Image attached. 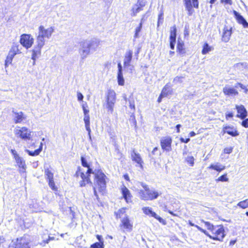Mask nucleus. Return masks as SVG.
I'll return each mask as SVG.
<instances>
[{"label": "nucleus", "instance_id": "f704fd0d", "mask_svg": "<svg viewBox=\"0 0 248 248\" xmlns=\"http://www.w3.org/2000/svg\"><path fill=\"white\" fill-rule=\"evenodd\" d=\"M16 163L20 168L25 169L26 168L25 162L20 156L15 159Z\"/></svg>", "mask_w": 248, "mask_h": 248}, {"label": "nucleus", "instance_id": "4d7b16f0", "mask_svg": "<svg viewBox=\"0 0 248 248\" xmlns=\"http://www.w3.org/2000/svg\"><path fill=\"white\" fill-rule=\"evenodd\" d=\"M118 73L117 74H123L122 73V66L121 63L119 62L118 63Z\"/></svg>", "mask_w": 248, "mask_h": 248}, {"label": "nucleus", "instance_id": "de8ad7c7", "mask_svg": "<svg viewBox=\"0 0 248 248\" xmlns=\"http://www.w3.org/2000/svg\"><path fill=\"white\" fill-rule=\"evenodd\" d=\"M237 86H239L242 89L244 90L245 93H247L248 92V89L247 88L246 86H244L243 84L240 82H237L236 84L235 87H237Z\"/></svg>", "mask_w": 248, "mask_h": 248}, {"label": "nucleus", "instance_id": "680f3d73", "mask_svg": "<svg viewBox=\"0 0 248 248\" xmlns=\"http://www.w3.org/2000/svg\"><path fill=\"white\" fill-rule=\"evenodd\" d=\"M96 237L98 239V240L99 241V242H103L102 237L101 235L97 234L96 235Z\"/></svg>", "mask_w": 248, "mask_h": 248}, {"label": "nucleus", "instance_id": "6e6d98bb", "mask_svg": "<svg viewBox=\"0 0 248 248\" xmlns=\"http://www.w3.org/2000/svg\"><path fill=\"white\" fill-rule=\"evenodd\" d=\"M118 73L117 74H123L122 73V66L121 63L119 62L118 63Z\"/></svg>", "mask_w": 248, "mask_h": 248}, {"label": "nucleus", "instance_id": "cd10ccee", "mask_svg": "<svg viewBox=\"0 0 248 248\" xmlns=\"http://www.w3.org/2000/svg\"><path fill=\"white\" fill-rule=\"evenodd\" d=\"M209 170H214L218 172H220L222 170H224L226 167L224 165H221L218 163L216 164H212L207 168Z\"/></svg>", "mask_w": 248, "mask_h": 248}, {"label": "nucleus", "instance_id": "37998d69", "mask_svg": "<svg viewBox=\"0 0 248 248\" xmlns=\"http://www.w3.org/2000/svg\"><path fill=\"white\" fill-rule=\"evenodd\" d=\"M194 160L195 159L193 156H188L186 159V163L191 167L194 165Z\"/></svg>", "mask_w": 248, "mask_h": 248}, {"label": "nucleus", "instance_id": "b1692460", "mask_svg": "<svg viewBox=\"0 0 248 248\" xmlns=\"http://www.w3.org/2000/svg\"><path fill=\"white\" fill-rule=\"evenodd\" d=\"M233 15L237 21V22L242 24L244 28L248 27V23L247 22L246 19L242 16L240 14L235 11H233Z\"/></svg>", "mask_w": 248, "mask_h": 248}, {"label": "nucleus", "instance_id": "a19ab883", "mask_svg": "<svg viewBox=\"0 0 248 248\" xmlns=\"http://www.w3.org/2000/svg\"><path fill=\"white\" fill-rule=\"evenodd\" d=\"M118 83L120 86H123L124 84V80L123 76V74H117Z\"/></svg>", "mask_w": 248, "mask_h": 248}, {"label": "nucleus", "instance_id": "bb28decb", "mask_svg": "<svg viewBox=\"0 0 248 248\" xmlns=\"http://www.w3.org/2000/svg\"><path fill=\"white\" fill-rule=\"evenodd\" d=\"M20 46L18 43H14L10 48L9 53V54L15 56L16 54H20V49L19 48Z\"/></svg>", "mask_w": 248, "mask_h": 248}, {"label": "nucleus", "instance_id": "c756f323", "mask_svg": "<svg viewBox=\"0 0 248 248\" xmlns=\"http://www.w3.org/2000/svg\"><path fill=\"white\" fill-rule=\"evenodd\" d=\"M43 144L42 142L40 143V146L38 148L35 150L34 151L27 150L26 152L29 155L31 156H37L39 155L40 152L42 150Z\"/></svg>", "mask_w": 248, "mask_h": 248}, {"label": "nucleus", "instance_id": "3c124183", "mask_svg": "<svg viewBox=\"0 0 248 248\" xmlns=\"http://www.w3.org/2000/svg\"><path fill=\"white\" fill-rule=\"evenodd\" d=\"M165 97H166V93H160L159 94V97L157 98V102L158 103H160L161 102V101H162V98Z\"/></svg>", "mask_w": 248, "mask_h": 248}, {"label": "nucleus", "instance_id": "39448f33", "mask_svg": "<svg viewBox=\"0 0 248 248\" xmlns=\"http://www.w3.org/2000/svg\"><path fill=\"white\" fill-rule=\"evenodd\" d=\"M16 137L24 141L32 140L33 132L26 126H17L14 131Z\"/></svg>", "mask_w": 248, "mask_h": 248}, {"label": "nucleus", "instance_id": "a18cd8bd", "mask_svg": "<svg viewBox=\"0 0 248 248\" xmlns=\"http://www.w3.org/2000/svg\"><path fill=\"white\" fill-rule=\"evenodd\" d=\"M80 160H81V165L83 167H84L85 168L89 167L90 165L87 162L86 158L84 156H81V157H80Z\"/></svg>", "mask_w": 248, "mask_h": 248}, {"label": "nucleus", "instance_id": "4c0bfd02", "mask_svg": "<svg viewBox=\"0 0 248 248\" xmlns=\"http://www.w3.org/2000/svg\"><path fill=\"white\" fill-rule=\"evenodd\" d=\"M143 6V5H140L138 6L136 8H133L131 10L132 16H136L137 13H138L140 11H142Z\"/></svg>", "mask_w": 248, "mask_h": 248}, {"label": "nucleus", "instance_id": "5701e85b", "mask_svg": "<svg viewBox=\"0 0 248 248\" xmlns=\"http://www.w3.org/2000/svg\"><path fill=\"white\" fill-rule=\"evenodd\" d=\"M14 122L15 124H20L26 119V116L22 111L14 112Z\"/></svg>", "mask_w": 248, "mask_h": 248}, {"label": "nucleus", "instance_id": "f3484780", "mask_svg": "<svg viewBox=\"0 0 248 248\" xmlns=\"http://www.w3.org/2000/svg\"><path fill=\"white\" fill-rule=\"evenodd\" d=\"M44 46V45L43 44V43L41 42L39 43L37 42L36 45H35L33 49L31 50V58L33 60L34 63H35L36 59L41 55V49Z\"/></svg>", "mask_w": 248, "mask_h": 248}, {"label": "nucleus", "instance_id": "412c9836", "mask_svg": "<svg viewBox=\"0 0 248 248\" xmlns=\"http://www.w3.org/2000/svg\"><path fill=\"white\" fill-rule=\"evenodd\" d=\"M176 52L177 54L184 56L186 53V49L184 42L183 41L178 40L176 45Z\"/></svg>", "mask_w": 248, "mask_h": 248}, {"label": "nucleus", "instance_id": "473e14b6", "mask_svg": "<svg viewBox=\"0 0 248 248\" xmlns=\"http://www.w3.org/2000/svg\"><path fill=\"white\" fill-rule=\"evenodd\" d=\"M172 93V91L170 88V86L169 85V83L166 84L163 88L162 91L160 93H166V97L170 95Z\"/></svg>", "mask_w": 248, "mask_h": 248}, {"label": "nucleus", "instance_id": "bf43d9fd", "mask_svg": "<svg viewBox=\"0 0 248 248\" xmlns=\"http://www.w3.org/2000/svg\"><path fill=\"white\" fill-rule=\"evenodd\" d=\"M180 140L181 142H184V143H187L190 140V139L189 138H186V139H184L183 138H181L180 139Z\"/></svg>", "mask_w": 248, "mask_h": 248}, {"label": "nucleus", "instance_id": "20e7f679", "mask_svg": "<svg viewBox=\"0 0 248 248\" xmlns=\"http://www.w3.org/2000/svg\"><path fill=\"white\" fill-rule=\"evenodd\" d=\"M141 186L143 188V190H140L139 192V196L141 200L153 201L159 196L158 192L155 190H151L147 185L142 183Z\"/></svg>", "mask_w": 248, "mask_h": 248}, {"label": "nucleus", "instance_id": "0eeeda50", "mask_svg": "<svg viewBox=\"0 0 248 248\" xmlns=\"http://www.w3.org/2000/svg\"><path fill=\"white\" fill-rule=\"evenodd\" d=\"M235 109L237 112L236 117L242 120L241 125L245 128H248V118H246L248 111L246 108L243 105H236Z\"/></svg>", "mask_w": 248, "mask_h": 248}, {"label": "nucleus", "instance_id": "9b49d317", "mask_svg": "<svg viewBox=\"0 0 248 248\" xmlns=\"http://www.w3.org/2000/svg\"><path fill=\"white\" fill-rule=\"evenodd\" d=\"M19 43L25 48L28 49L32 46L34 43V38L31 34L24 33L20 36Z\"/></svg>", "mask_w": 248, "mask_h": 248}, {"label": "nucleus", "instance_id": "5fc2aeb1", "mask_svg": "<svg viewBox=\"0 0 248 248\" xmlns=\"http://www.w3.org/2000/svg\"><path fill=\"white\" fill-rule=\"evenodd\" d=\"M11 153H12V154L14 156V157L15 159L17 158V157H19V155L17 154V153H16V152L15 150H13V149L11 150Z\"/></svg>", "mask_w": 248, "mask_h": 248}, {"label": "nucleus", "instance_id": "1a4fd4ad", "mask_svg": "<svg viewBox=\"0 0 248 248\" xmlns=\"http://www.w3.org/2000/svg\"><path fill=\"white\" fill-rule=\"evenodd\" d=\"M74 176L81 178V180L79 183L80 187L85 186L87 184L92 183L91 178L83 171L80 167H78Z\"/></svg>", "mask_w": 248, "mask_h": 248}, {"label": "nucleus", "instance_id": "4be33fe9", "mask_svg": "<svg viewBox=\"0 0 248 248\" xmlns=\"http://www.w3.org/2000/svg\"><path fill=\"white\" fill-rule=\"evenodd\" d=\"M82 109L84 114V121L85 123V125L86 129L90 133L91 131L90 126V116L89 115V110L86 109L84 106L82 107Z\"/></svg>", "mask_w": 248, "mask_h": 248}, {"label": "nucleus", "instance_id": "338daca9", "mask_svg": "<svg viewBox=\"0 0 248 248\" xmlns=\"http://www.w3.org/2000/svg\"><path fill=\"white\" fill-rule=\"evenodd\" d=\"M196 135V133L194 131H191L189 133V137H193Z\"/></svg>", "mask_w": 248, "mask_h": 248}, {"label": "nucleus", "instance_id": "603ef678", "mask_svg": "<svg viewBox=\"0 0 248 248\" xmlns=\"http://www.w3.org/2000/svg\"><path fill=\"white\" fill-rule=\"evenodd\" d=\"M220 2L224 4L232 5V0H220Z\"/></svg>", "mask_w": 248, "mask_h": 248}, {"label": "nucleus", "instance_id": "0e129e2a", "mask_svg": "<svg viewBox=\"0 0 248 248\" xmlns=\"http://www.w3.org/2000/svg\"><path fill=\"white\" fill-rule=\"evenodd\" d=\"M181 126V124H178L176 125V132L179 133H180V127Z\"/></svg>", "mask_w": 248, "mask_h": 248}, {"label": "nucleus", "instance_id": "2eb2a0df", "mask_svg": "<svg viewBox=\"0 0 248 248\" xmlns=\"http://www.w3.org/2000/svg\"><path fill=\"white\" fill-rule=\"evenodd\" d=\"M233 28L232 26H224L223 28L222 34L221 35V41L224 43L228 42L231 39L232 33Z\"/></svg>", "mask_w": 248, "mask_h": 248}, {"label": "nucleus", "instance_id": "7c9ffc66", "mask_svg": "<svg viewBox=\"0 0 248 248\" xmlns=\"http://www.w3.org/2000/svg\"><path fill=\"white\" fill-rule=\"evenodd\" d=\"M45 175L47 181L54 179V173L49 168L45 169Z\"/></svg>", "mask_w": 248, "mask_h": 248}, {"label": "nucleus", "instance_id": "6e6552de", "mask_svg": "<svg viewBox=\"0 0 248 248\" xmlns=\"http://www.w3.org/2000/svg\"><path fill=\"white\" fill-rule=\"evenodd\" d=\"M54 30L53 27L45 29L43 26H40L39 27V34L37 37V42H41L45 45V38H49L51 36Z\"/></svg>", "mask_w": 248, "mask_h": 248}, {"label": "nucleus", "instance_id": "a878e982", "mask_svg": "<svg viewBox=\"0 0 248 248\" xmlns=\"http://www.w3.org/2000/svg\"><path fill=\"white\" fill-rule=\"evenodd\" d=\"M222 92L225 95H237L238 94V92L234 88L229 87L228 86H225L223 88Z\"/></svg>", "mask_w": 248, "mask_h": 248}, {"label": "nucleus", "instance_id": "a211bd4d", "mask_svg": "<svg viewBox=\"0 0 248 248\" xmlns=\"http://www.w3.org/2000/svg\"><path fill=\"white\" fill-rule=\"evenodd\" d=\"M177 29L175 25L171 27L170 30V34L169 37L170 48L173 50L174 49L175 44L176 40Z\"/></svg>", "mask_w": 248, "mask_h": 248}, {"label": "nucleus", "instance_id": "4468645a", "mask_svg": "<svg viewBox=\"0 0 248 248\" xmlns=\"http://www.w3.org/2000/svg\"><path fill=\"white\" fill-rule=\"evenodd\" d=\"M120 191L122 194V199H124L127 203L132 202L133 195L130 191L125 186L123 185L121 187Z\"/></svg>", "mask_w": 248, "mask_h": 248}, {"label": "nucleus", "instance_id": "8fccbe9b", "mask_svg": "<svg viewBox=\"0 0 248 248\" xmlns=\"http://www.w3.org/2000/svg\"><path fill=\"white\" fill-rule=\"evenodd\" d=\"M88 169L86 172V174L91 178V174L92 173L93 174L94 171H93L92 169L90 168L89 166V167H86Z\"/></svg>", "mask_w": 248, "mask_h": 248}, {"label": "nucleus", "instance_id": "09e8293b", "mask_svg": "<svg viewBox=\"0 0 248 248\" xmlns=\"http://www.w3.org/2000/svg\"><path fill=\"white\" fill-rule=\"evenodd\" d=\"M234 117L233 113L232 111L228 112L225 114V118L226 120H229V119H232Z\"/></svg>", "mask_w": 248, "mask_h": 248}, {"label": "nucleus", "instance_id": "c85d7f7f", "mask_svg": "<svg viewBox=\"0 0 248 248\" xmlns=\"http://www.w3.org/2000/svg\"><path fill=\"white\" fill-rule=\"evenodd\" d=\"M213 49L214 47L212 46H210L207 42H205L203 45L202 53L203 55H205Z\"/></svg>", "mask_w": 248, "mask_h": 248}, {"label": "nucleus", "instance_id": "f8f14e48", "mask_svg": "<svg viewBox=\"0 0 248 248\" xmlns=\"http://www.w3.org/2000/svg\"><path fill=\"white\" fill-rule=\"evenodd\" d=\"M13 245L14 248H31L30 242L25 236L17 238Z\"/></svg>", "mask_w": 248, "mask_h": 248}, {"label": "nucleus", "instance_id": "052dcab7", "mask_svg": "<svg viewBox=\"0 0 248 248\" xmlns=\"http://www.w3.org/2000/svg\"><path fill=\"white\" fill-rule=\"evenodd\" d=\"M167 212L172 216L178 217V215L177 214L174 213L173 211L171 210H168Z\"/></svg>", "mask_w": 248, "mask_h": 248}, {"label": "nucleus", "instance_id": "7ed1b4c3", "mask_svg": "<svg viewBox=\"0 0 248 248\" xmlns=\"http://www.w3.org/2000/svg\"><path fill=\"white\" fill-rule=\"evenodd\" d=\"M126 207H122L114 212L116 219H121L119 228L123 232H131L133 229V222L126 214Z\"/></svg>", "mask_w": 248, "mask_h": 248}, {"label": "nucleus", "instance_id": "58836bf2", "mask_svg": "<svg viewBox=\"0 0 248 248\" xmlns=\"http://www.w3.org/2000/svg\"><path fill=\"white\" fill-rule=\"evenodd\" d=\"M164 20V11L163 10H161L158 15V20H157V27H159L160 24H162Z\"/></svg>", "mask_w": 248, "mask_h": 248}, {"label": "nucleus", "instance_id": "49530a36", "mask_svg": "<svg viewBox=\"0 0 248 248\" xmlns=\"http://www.w3.org/2000/svg\"><path fill=\"white\" fill-rule=\"evenodd\" d=\"M233 149V147H226L223 149L222 153L225 155L230 154L232 152Z\"/></svg>", "mask_w": 248, "mask_h": 248}, {"label": "nucleus", "instance_id": "aec40b11", "mask_svg": "<svg viewBox=\"0 0 248 248\" xmlns=\"http://www.w3.org/2000/svg\"><path fill=\"white\" fill-rule=\"evenodd\" d=\"M131 159L133 161L137 163L141 169H143V161L140 156V154L136 153L135 149L131 151Z\"/></svg>", "mask_w": 248, "mask_h": 248}, {"label": "nucleus", "instance_id": "423d86ee", "mask_svg": "<svg viewBox=\"0 0 248 248\" xmlns=\"http://www.w3.org/2000/svg\"><path fill=\"white\" fill-rule=\"evenodd\" d=\"M106 108L108 111L112 113L116 101V93L112 89H108L106 94Z\"/></svg>", "mask_w": 248, "mask_h": 248}, {"label": "nucleus", "instance_id": "13d9d810", "mask_svg": "<svg viewBox=\"0 0 248 248\" xmlns=\"http://www.w3.org/2000/svg\"><path fill=\"white\" fill-rule=\"evenodd\" d=\"M77 97H78V99L79 101H82V100L83 99V96L81 93H78Z\"/></svg>", "mask_w": 248, "mask_h": 248}, {"label": "nucleus", "instance_id": "79ce46f5", "mask_svg": "<svg viewBox=\"0 0 248 248\" xmlns=\"http://www.w3.org/2000/svg\"><path fill=\"white\" fill-rule=\"evenodd\" d=\"M90 248H104V242H95L91 245Z\"/></svg>", "mask_w": 248, "mask_h": 248}, {"label": "nucleus", "instance_id": "c9c22d12", "mask_svg": "<svg viewBox=\"0 0 248 248\" xmlns=\"http://www.w3.org/2000/svg\"><path fill=\"white\" fill-rule=\"evenodd\" d=\"M15 56H13L12 55L8 53V55L7 56L6 59L5 60V68L8 67V65L12 63L13 59Z\"/></svg>", "mask_w": 248, "mask_h": 248}, {"label": "nucleus", "instance_id": "2f4dec72", "mask_svg": "<svg viewBox=\"0 0 248 248\" xmlns=\"http://www.w3.org/2000/svg\"><path fill=\"white\" fill-rule=\"evenodd\" d=\"M93 43H83L82 44V52L83 53H85L86 54H88L90 52V50L91 48V47L93 46Z\"/></svg>", "mask_w": 248, "mask_h": 248}, {"label": "nucleus", "instance_id": "dca6fc26", "mask_svg": "<svg viewBox=\"0 0 248 248\" xmlns=\"http://www.w3.org/2000/svg\"><path fill=\"white\" fill-rule=\"evenodd\" d=\"M143 213L148 216H151L157 219L160 223L163 225L166 224V221L165 219L158 216L155 212L152 211V209L149 207H145L142 208Z\"/></svg>", "mask_w": 248, "mask_h": 248}, {"label": "nucleus", "instance_id": "e433bc0d", "mask_svg": "<svg viewBox=\"0 0 248 248\" xmlns=\"http://www.w3.org/2000/svg\"><path fill=\"white\" fill-rule=\"evenodd\" d=\"M237 206L242 209H246L248 208V198L239 202L237 203Z\"/></svg>", "mask_w": 248, "mask_h": 248}, {"label": "nucleus", "instance_id": "393cba45", "mask_svg": "<svg viewBox=\"0 0 248 248\" xmlns=\"http://www.w3.org/2000/svg\"><path fill=\"white\" fill-rule=\"evenodd\" d=\"M132 56L133 51L130 49L127 50L124 56V67H128L130 65Z\"/></svg>", "mask_w": 248, "mask_h": 248}, {"label": "nucleus", "instance_id": "864d4df0", "mask_svg": "<svg viewBox=\"0 0 248 248\" xmlns=\"http://www.w3.org/2000/svg\"><path fill=\"white\" fill-rule=\"evenodd\" d=\"M11 153H12V154L14 156V157L15 159L17 158V157H19V155L17 154V153H16V152L15 150H13V149L11 150Z\"/></svg>", "mask_w": 248, "mask_h": 248}, {"label": "nucleus", "instance_id": "e2e57ef3", "mask_svg": "<svg viewBox=\"0 0 248 248\" xmlns=\"http://www.w3.org/2000/svg\"><path fill=\"white\" fill-rule=\"evenodd\" d=\"M123 177L124 178V179L126 180V181H130V178H129V175H128V174H127V173L124 174V175Z\"/></svg>", "mask_w": 248, "mask_h": 248}, {"label": "nucleus", "instance_id": "c03bdc74", "mask_svg": "<svg viewBox=\"0 0 248 248\" xmlns=\"http://www.w3.org/2000/svg\"><path fill=\"white\" fill-rule=\"evenodd\" d=\"M142 26V22L141 21L139 24L138 27H137L135 31L134 38H136L139 37V33L140 31Z\"/></svg>", "mask_w": 248, "mask_h": 248}, {"label": "nucleus", "instance_id": "f257e3e1", "mask_svg": "<svg viewBox=\"0 0 248 248\" xmlns=\"http://www.w3.org/2000/svg\"><path fill=\"white\" fill-rule=\"evenodd\" d=\"M204 223L207 229L211 232V234H209L206 230L198 227L199 230L213 240L220 242L223 241L225 236V229L223 225L214 226L208 221H205Z\"/></svg>", "mask_w": 248, "mask_h": 248}, {"label": "nucleus", "instance_id": "ea45409f", "mask_svg": "<svg viewBox=\"0 0 248 248\" xmlns=\"http://www.w3.org/2000/svg\"><path fill=\"white\" fill-rule=\"evenodd\" d=\"M229 179L227 177V173H225L218 177L216 180V182H228Z\"/></svg>", "mask_w": 248, "mask_h": 248}, {"label": "nucleus", "instance_id": "ddd939ff", "mask_svg": "<svg viewBox=\"0 0 248 248\" xmlns=\"http://www.w3.org/2000/svg\"><path fill=\"white\" fill-rule=\"evenodd\" d=\"M172 138L170 136L162 137L160 140L161 149L164 151L170 152L171 150Z\"/></svg>", "mask_w": 248, "mask_h": 248}, {"label": "nucleus", "instance_id": "f03ea898", "mask_svg": "<svg viewBox=\"0 0 248 248\" xmlns=\"http://www.w3.org/2000/svg\"><path fill=\"white\" fill-rule=\"evenodd\" d=\"M107 177L100 169L95 170L93 172V190L94 195L99 199L98 192L103 193L106 190Z\"/></svg>", "mask_w": 248, "mask_h": 248}, {"label": "nucleus", "instance_id": "69168bd1", "mask_svg": "<svg viewBox=\"0 0 248 248\" xmlns=\"http://www.w3.org/2000/svg\"><path fill=\"white\" fill-rule=\"evenodd\" d=\"M236 241V240H231L230 242V244H229L230 245V246L233 245L235 243Z\"/></svg>", "mask_w": 248, "mask_h": 248}, {"label": "nucleus", "instance_id": "72a5a7b5", "mask_svg": "<svg viewBox=\"0 0 248 248\" xmlns=\"http://www.w3.org/2000/svg\"><path fill=\"white\" fill-rule=\"evenodd\" d=\"M48 185L51 189L53 190L56 194H57V192H58V187L55 184V183L54 182V180H51L47 181Z\"/></svg>", "mask_w": 248, "mask_h": 248}, {"label": "nucleus", "instance_id": "6ab92c4d", "mask_svg": "<svg viewBox=\"0 0 248 248\" xmlns=\"http://www.w3.org/2000/svg\"><path fill=\"white\" fill-rule=\"evenodd\" d=\"M222 132L223 134H227L232 137H237L239 135V132L237 128L230 125L224 126L222 128Z\"/></svg>", "mask_w": 248, "mask_h": 248}, {"label": "nucleus", "instance_id": "9d476101", "mask_svg": "<svg viewBox=\"0 0 248 248\" xmlns=\"http://www.w3.org/2000/svg\"><path fill=\"white\" fill-rule=\"evenodd\" d=\"M183 2L188 16L193 14V8L198 9L199 7V0H183Z\"/></svg>", "mask_w": 248, "mask_h": 248}, {"label": "nucleus", "instance_id": "774afa93", "mask_svg": "<svg viewBox=\"0 0 248 248\" xmlns=\"http://www.w3.org/2000/svg\"><path fill=\"white\" fill-rule=\"evenodd\" d=\"M157 150H158V148H157V147H155V148L153 149V150H152V154L153 155H154V154H155V152Z\"/></svg>", "mask_w": 248, "mask_h": 248}]
</instances>
